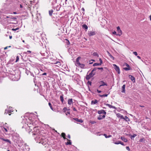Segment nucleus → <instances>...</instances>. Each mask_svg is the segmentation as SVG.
Masks as SVG:
<instances>
[{"label":"nucleus","mask_w":151,"mask_h":151,"mask_svg":"<svg viewBox=\"0 0 151 151\" xmlns=\"http://www.w3.org/2000/svg\"><path fill=\"white\" fill-rule=\"evenodd\" d=\"M1 19L4 20L5 21H6V18H8L7 20L8 22H10V23L15 24L17 22V18L16 17H12L11 16H4L3 17H0Z\"/></svg>","instance_id":"nucleus-1"},{"label":"nucleus","mask_w":151,"mask_h":151,"mask_svg":"<svg viewBox=\"0 0 151 151\" xmlns=\"http://www.w3.org/2000/svg\"><path fill=\"white\" fill-rule=\"evenodd\" d=\"M40 53L42 56L44 57L42 58L47 59L49 56V54L46 51L45 49L44 48H43L40 51Z\"/></svg>","instance_id":"nucleus-2"},{"label":"nucleus","mask_w":151,"mask_h":151,"mask_svg":"<svg viewBox=\"0 0 151 151\" xmlns=\"http://www.w3.org/2000/svg\"><path fill=\"white\" fill-rule=\"evenodd\" d=\"M80 57H78L76 60V63L75 64L77 66H79L82 68H84L85 65L83 64H81L79 62V60L81 59Z\"/></svg>","instance_id":"nucleus-3"},{"label":"nucleus","mask_w":151,"mask_h":151,"mask_svg":"<svg viewBox=\"0 0 151 151\" xmlns=\"http://www.w3.org/2000/svg\"><path fill=\"white\" fill-rule=\"evenodd\" d=\"M95 74V72H93V71H91V72L88 75H87L86 77V79L87 80H89L91 78L93 77Z\"/></svg>","instance_id":"nucleus-4"},{"label":"nucleus","mask_w":151,"mask_h":151,"mask_svg":"<svg viewBox=\"0 0 151 151\" xmlns=\"http://www.w3.org/2000/svg\"><path fill=\"white\" fill-rule=\"evenodd\" d=\"M13 109H12V107H9L8 109L5 110V114H8L9 115H10L11 112H13Z\"/></svg>","instance_id":"nucleus-5"},{"label":"nucleus","mask_w":151,"mask_h":151,"mask_svg":"<svg viewBox=\"0 0 151 151\" xmlns=\"http://www.w3.org/2000/svg\"><path fill=\"white\" fill-rule=\"evenodd\" d=\"M117 35L120 36L122 34V32L120 29L119 27L118 26L117 27Z\"/></svg>","instance_id":"nucleus-6"},{"label":"nucleus","mask_w":151,"mask_h":151,"mask_svg":"<svg viewBox=\"0 0 151 151\" xmlns=\"http://www.w3.org/2000/svg\"><path fill=\"white\" fill-rule=\"evenodd\" d=\"M113 66L114 67V68L116 71V72L119 74L120 73V70L119 67L116 64H113Z\"/></svg>","instance_id":"nucleus-7"},{"label":"nucleus","mask_w":151,"mask_h":151,"mask_svg":"<svg viewBox=\"0 0 151 151\" xmlns=\"http://www.w3.org/2000/svg\"><path fill=\"white\" fill-rule=\"evenodd\" d=\"M27 125L29 127H32V126H34L35 125V124L33 122V120H31L30 122H28Z\"/></svg>","instance_id":"nucleus-8"},{"label":"nucleus","mask_w":151,"mask_h":151,"mask_svg":"<svg viewBox=\"0 0 151 151\" xmlns=\"http://www.w3.org/2000/svg\"><path fill=\"white\" fill-rule=\"evenodd\" d=\"M125 65L127 67L124 68V69L126 70H129L131 69V68L129 64L127 63H125Z\"/></svg>","instance_id":"nucleus-9"},{"label":"nucleus","mask_w":151,"mask_h":151,"mask_svg":"<svg viewBox=\"0 0 151 151\" xmlns=\"http://www.w3.org/2000/svg\"><path fill=\"white\" fill-rule=\"evenodd\" d=\"M98 113L99 114H104V115H105L106 113V111H105L104 110H100L98 111Z\"/></svg>","instance_id":"nucleus-10"},{"label":"nucleus","mask_w":151,"mask_h":151,"mask_svg":"<svg viewBox=\"0 0 151 151\" xmlns=\"http://www.w3.org/2000/svg\"><path fill=\"white\" fill-rule=\"evenodd\" d=\"M50 63L52 64H57L56 66L58 67H59L61 65V63L60 62L56 61L55 62H50Z\"/></svg>","instance_id":"nucleus-11"},{"label":"nucleus","mask_w":151,"mask_h":151,"mask_svg":"<svg viewBox=\"0 0 151 151\" xmlns=\"http://www.w3.org/2000/svg\"><path fill=\"white\" fill-rule=\"evenodd\" d=\"M12 79L13 81H17L19 80V78H17L16 77L15 75H14L12 76Z\"/></svg>","instance_id":"nucleus-12"},{"label":"nucleus","mask_w":151,"mask_h":151,"mask_svg":"<svg viewBox=\"0 0 151 151\" xmlns=\"http://www.w3.org/2000/svg\"><path fill=\"white\" fill-rule=\"evenodd\" d=\"M88 34L90 36L94 35H95V33L94 31H89L88 32Z\"/></svg>","instance_id":"nucleus-13"},{"label":"nucleus","mask_w":151,"mask_h":151,"mask_svg":"<svg viewBox=\"0 0 151 151\" xmlns=\"http://www.w3.org/2000/svg\"><path fill=\"white\" fill-rule=\"evenodd\" d=\"M125 85L124 84L122 86V90L121 92L124 93H125Z\"/></svg>","instance_id":"nucleus-14"},{"label":"nucleus","mask_w":151,"mask_h":151,"mask_svg":"<svg viewBox=\"0 0 151 151\" xmlns=\"http://www.w3.org/2000/svg\"><path fill=\"white\" fill-rule=\"evenodd\" d=\"M116 116L118 118H119L121 119H124V116L121 115L120 113H117L116 114Z\"/></svg>","instance_id":"nucleus-15"},{"label":"nucleus","mask_w":151,"mask_h":151,"mask_svg":"<svg viewBox=\"0 0 151 151\" xmlns=\"http://www.w3.org/2000/svg\"><path fill=\"white\" fill-rule=\"evenodd\" d=\"M129 78L131 80L133 83L135 82V78L134 77L132 76L129 75Z\"/></svg>","instance_id":"nucleus-16"},{"label":"nucleus","mask_w":151,"mask_h":151,"mask_svg":"<svg viewBox=\"0 0 151 151\" xmlns=\"http://www.w3.org/2000/svg\"><path fill=\"white\" fill-rule=\"evenodd\" d=\"M100 83H101V84L99 86V87H100L101 86H107V84L104 83L103 81H102L100 82Z\"/></svg>","instance_id":"nucleus-17"},{"label":"nucleus","mask_w":151,"mask_h":151,"mask_svg":"<svg viewBox=\"0 0 151 151\" xmlns=\"http://www.w3.org/2000/svg\"><path fill=\"white\" fill-rule=\"evenodd\" d=\"M105 117V115L102 116L101 115H99L97 119L99 120H100L103 119Z\"/></svg>","instance_id":"nucleus-18"},{"label":"nucleus","mask_w":151,"mask_h":151,"mask_svg":"<svg viewBox=\"0 0 151 151\" xmlns=\"http://www.w3.org/2000/svg\"><path fill=\"white\" fill-rule=\"evenodd\" d=\"M106 106H108L110 108H113V109H116V108L115 106H112L109 104H106Z\"/></svg>","instance_id":"nucleus-19"},{"label":"nucleus","mask_w":151,"mask_h":151,"mask_svg":"<svg viewBox=\"0 0 151 151\" xmlns=\"http://www.w3.org/2000/svg\"><path fill=\"white\" fill-rule=\"evenodd\" d=\"M68 104L69 105H70L73 104V99H69L68 100Z\"/></svg>","instance_id":"nucleus-20"},{"label":"nucleus","mask_w":151,"mask_h":151,"mask_svg":"<svg viewBox=\"0 0 151 151\" xmlns=\"http://www.w3.org/2000/svg\"><path fill=\"white\" fill-rule=\"evenodd\" d=\"M1 139L4 141H5L6 142H8L10 144H11V141L8 139H5L3 138H1Z\"/></svg>","instance_id":"nucleus-21"},{"label":"nucleus","mask_w":151,"mask_h":151,"mask_svg":"<svg viewBox=\"0 0 151 151\" xmlns=\"http://www.w3.org/2000/svg\"><path fill=\"white\" fill-rule=\"evenodd\" d=\"M73 119L76 120L77 122H78L81 123H82L83 121L81 119H79L77 118H73Z\"/></svg>","instance_id":"nucleus-22"},{"label":"nucleus","mask_w":151,"mask_h":151,"mask_svg":"<svg viewBox=\"0 0 151 151\" xmlns=\"http://www.w3.org/2000/svg\"><path fill=\"white\" fill-rule=\"evenodd\" d=\"M121 139L124 142H127V139L124 137H121Z\"/></svg>","instance_id":"nucleus-23"},{"label":"nucleus","mask_w":151,"mask_h":151,"mask_svg":"<svg viewBox=\"0 0 151 151\" xmlns=\"http://www.w3.org/2000/svg\"><path fill=\"white\" fill-rule=\"evenodd\" d=\"M123 119L125 120L126 122L129 121H130L129 119L127 116H125V117H124V119Z\"/></svg>","instance_id":"nucleus-24"},{"label":"nucleus","mask_w":151,"mask_h":151,"mask_svg":"<svg viewBox=\"0 0 151 151\" xmlns=\"http://www.w3.org/2000/svg\"><path fill=\"white\" fill-rule=\"evenodd\" d=\"M97 102H98V101L96 99H95L93 100L91 102V104H96L97 103Z\"/></svg>","instance_id":"nucleus-25"},{"label":"nucleus","mask_w":151,"mask_h":151,"mask_svg":"<svg viewBox=\"0 0 151 151\" xmlns=\"http://www.w3.org/2000/svg\"><path fill=\"white\" fill-rule=\"evenodd\" d=\"M82 27L84 29L86 30H87L88 29V26L86 25L85 24L83 25L82 26Z\"/></svg>","instance_id":"nucleus-26"},{"label":"nucleus","mask_w":151,"mask_h":151,"mask_svg":"<svg viewBox=\"0 0 151 151\" xmlns=\"http://www.w3.org/2000/svg\"><path fill=\"white\" fill-rule=\"evenodd\" d=\"M107 52L109 56L111 58H112L113 60H114V57L112 56V55L110 54V53L108 51H107Z\"/></svg>","instance_id":"nucleus-27"},{"label":"nucleus","mask_w":151,"mask_h":151,"mask_svg":"<svg viewBox=\"0 0 151 151\" xmlns=\"http://www.w3.org/2000/svg\"><path fill=\"white\" fill-rule=\"evenodd\" d=\"M104 136L106 138H109V137H111V135H109L108 136H107V135L106 134H103Z\"/></svg>","instance_id":"nucleus-28"},{"label":"nucleus","mask_w":151,"mask_h":151,"mask_svg":"<svg viewBox=\"0 0 151 151\" xmlns=\"http://www.w3.org/2000/svg\"><path fill=\"white\" fill-rule=\"evenodd\" d=\"M53 12V11L52 10H51L49 11V14L50 16H52Z\"/></svg>","instance_id":"nucleus-29"},{"label":"nucleus","mask_w":151,"mask_h":151,"mask_svg":"<svg viewBox=\"0 0 151 151\" xmlns=\"http://www.w3.org/2000/svg\"><path fill=\"white\" fill-rule=\"evenodd\" d=\"M57 0H53L51 4L52 5H54L57 3Z\"/></svg>","instance_id":"nucleus-30"},{"label":"nucleus","mask_w":151,"mask_h":151,"mask_svg":"<svg viewBox=\"0 0 151 151\" xmlns=\"http://www.w3.org/2000/svg\"><path fill=\"white\" fill-rule=\"evenodd\" d=\"M67 139L69 141V142H66L65 144L67 145H71V142H70V140H68V139Z\"/></svg>","instance_id":"nucleus-31"},{"label":"nucleus","mask_w":151,"mask_h":151,"mask_svg":"<svg viewBox=\"0 0 151 151\" xmlns=\"http://www.w3.org/2000/svg\"><path fill=\"white\" fill-rule=\"evenodd\" d=\"M93 55L95 56H96L97 57H99V54L96 52H94L93 53Z\"/></svg>","instance_id":"nucleus-32"},{"label":"nucleus","mask_w":151,"mask_h":151,"mask_svg":"<svg viewBox=\"0 0 151 151\" xmlns=\"http://www.w3.org/2000/svg\"><path fill=\"white\" fill-rule=\"evenodd\" d=\"M61 136L64 139H66V138L65 137V134L64 133H62L61 134Z\"/></svg>","instance_id":"nucleus-33"},{"label":"nucleus","mask_w":151,"mask_h":151,"mask_svg":"<svg viewBox=\"0 0 151 151\" xmlns=\"http://www.w3.org/2000/svg\"><path fill=\"white\" fill-rule=\"evenodd\" d=\"M136 136H137V134H134L133 135H131L130 138L131 139H133L134 137H135Z\"/></svg>","instance_id":"nucleus-34"},{"label":"nucleus","mask_w":151,"mask_h":151,"mask_svg":"<svg viewBox=\"0 0 151 151\" xmlns=\"http://www.w3.org/2000/svg\"><path fill=\"white\" fill-rule=\"evenodd\" d=\"M60 100L62 102V103H63L64 101V99L63 98V96H60Z\"/></svg>","instance_id":"nucleus-35"},{"label":"nucleus","mask_w":151,"mask_h":151,"mask_svg":"<svg viewBox=\"0 0 151 151\" xmlns=\"http://www.w3.org/2000/svg\"><path fill=\"white\" fill-rule=\"evenodd\" d=\"M108 95V94H104L103 95H99V96L101 97H107Z\"/></svg>","instance_id":"nucleus-36"},{"label":"nucleus","mask_w":151,"mask_h":151,"mask_svg":"<svg viewBox=\"0 0 151 151\" xmlns=\"http://www.w3.org/2000/svg\"><path fill=\"white\" fill-rule=\"evenodd\" d=\"M101 65L99 63H94L93 65L94 66H98V65Z\"/></svg>","instance_id":"nucleus-37"},{"label":"nucleus","mask_w":151,"mask_h":151,"mask_svg":"<svg viewBox=\"0 0 151 151\" xmlns=\"http://www.w3.org/2000/svg\"><path fill=\"white\" fill-rule=\"evenodd\" d=\"M50 60L51 61H49V62L50 63V62H55L56 61L55 60H54L52 58L51 59L50 58Z\"/></svg>","instance_id":"nucleus-38"},{"label":"nucleus","mask_w":151,"mask_h":151,"mask_svg":"<svg viewBox=\"0 0 151 151\" xmlns=\"http://www.w3.org/2000/svg\"><path fill=\"white\" fill-rule=\"evenodd\" d=\"M13 0H6L7 4H10L11 3H10V2H11Z\"/></svg>","instance_id":"nucleus-39"},{"label":"nucleus","mask_w":151,"mask_h":151,"mask_svg":"<svg viewBox=\"0 0 151 151\" xmlns=\"http://www.w3.org/2000/svg\"><path fill=\"white\" fill-rule=\"evenodd\" d=\"M48 104H49V106L50 107V109L52 110H53V108H52V107L51 104L49 102L48 103Z\"/></svg>","instance_id":"nucleus-40"},{"label":"nucleus","mask_w":151,"mask_h":151,"mask_svg":"<svg viewBox=\"0 0 151 151\" xmlns=\"http://www.w3.org/2000/svg\"><path fill=\"white\" fill-rule=\"evenodd\" d=\"M115 144L118 145L120 143V141H119L117 142H114Z\"/></svg>","instance_id":"nucleus-41"},{"label":"nucleus","mask_w":151,"mask_h":151,"mask_svg":"<svg viewBox=\"0 0 151 151\" xmlns=\"http://www.w3.org/2000/svg\"><path fill=\"white\" fill-rule=\"evenodd\" d=\"M67 110V108L66 107H64L63 109V111L65 112H66V111Z\"/></svg>","instance_id":"nucleus-42"},{"label":"nucleus","mask_w":151,"mask_h":151,"mask_svg":"<svg viewBox=\"0 0 151 151\" xmlns=\"http://www.w3.org/2000/svg\"><path fill=\"white\" fill-rule=\"evenodd\" d=\"M19 60V57L18 56H17L16 58V62H17Z\"/></svg>","instance_id":"nucleus-43"},{"label":"nucleus","mask_w":151,"mask_h":151,"mask_svg":"<svg viewBox=\"0 0 151 151\" xmlns=\"http://www.w3.org/2000/svg\"><path fill=\"white\" fill-rule=\"evenodd\" d=\"M99 61L100 63H99L100 64H101H101L103 62L102 61L101 58L99 59Z\"/></svg>","instance_id":"nucleus-44"},{"label":"nucleus","mask_w":151,"mask_h":151,"mask_svg":"<svg viewBox=\"0 0 151 151\" xmlns=\"http://www.w3.org/2000/svg\"><path fill=\"white\" fill-rule=\"evenodd\" d=\"M112 34H113L117 35V34L116 33V32L115 31H114L113 32Z\"/></svg>","instance_id":"nucleus-45"},{"label":"nucleus","mask_w":151,"mask_h":151,"mask_svg":"<svg viewBox=\"0 0 151 151\" xmlns=\"http://www.w3.org/2000/svg\"><path fill=\"white\" fill-rule=\"evenodd\" d=\"M133 53L135 56H137V53L136 52H133Z\"/></svg>","instance_id":"nucleus-46"},{"label":"nucleus","mask_w":151,"mask_h":151,"mask_svg":"<svg viewBox=\"0 0 151 151\" xmlns=\"http://www.w3.org/2000/svg\"><path fill=\"white\" fill-rule=\"evenodd\" d=\"M19 29V28H16V29H12V30H13V31H16L18 29Z\"/></svg>","instance_id":"nucleus-47"},{"label":"nucleus","mask_w":151,"mask_h":151,"mask_svg":"<svg viewBox=\"0 0 151 151\" xmlns=\"http://www.w3.org/2000/svg\"><path fill=\"white\" fill-rule=\"evenodd\" d=\"M40 138V137L37 136L36 137V138H35V140L36 141H37L38 139Z\"/></svg>","instance_id":"nucleus-48"},{"label":"nucleus","mask_w":151,"mask_h":151,"mask_svg":"<svg viewBox=\"0 0 151 151\" xmlns=\"http://www.w3.org/2000/svg\"><path fill=\"white\" fill-rule=\"evenodd\" d=\"M126 149L127 150H128V151L130 150V149L129 147H126Z\"/></svg>","instance_id":"nucleus-49"},{"label":"nucleus","mask_w":151,"mask_h":151,"mask_svg":"<svg viewBox=\"0 0 151 151\" xmlns=\"http://www.w3.org/2000/svg\"><path fill=\"white\" fill-rule=\"evenodd\" d=\"M47 75V73H43V74H42V76H45Z\"/></svg>","instance_id":"nucleus-50"},{"label":"nucleus","mask_w":151,"mask_h":151,"mask_svg":"<svg viewBox=\"0 0 151 151\" xmlns=\"http://www.w3.org/2000/svg\"><path fill=\"white\" fill-rule=\"evenodd\" d=\"M97 68H94L92 70V71H93V72H94V71H95L96 70Z\"/></svg>","instance_id":"nucleus-51"},{"label":"nucleus","mask_w":151,"mask_h":151,"mask_svg":"<svg viewBox=\"0 0 151 151\" xmlns=\"http://www.w3.org/2000/svg\"><path fill=\"white\" fill-rule=\"evenodd\" d=\"M97 69L99 70H103V69L102 68H97Z\"/></svg>","instance_id":"nucleus-52"},{"label":"nucleus","mask_w":151,"mask_h":151,"mask_svg":"<svg viewBox=\"0 0 151 151\" xmlns=\"http://www.w3.org/2000/svg\"><path fill=\"white\" fill-rule=\"evenodd\" d=\"M20 7V8H23V5L21 4H19Z\"/></svg>","instance_id":"nucleus-53"},{"label":"nucleus","mask_w":151,"mask_h":151,"mask_svg":"<svg viewBox=\"0 0 151 151\" xmlns=\"http://www.w3.org/2000/svg\"><path fill=\"white\" fill-rule=\"evenodd\" d=\"M4 129L5 131L6 132H7V129L5 128V127H4Z\"/></svg>","instance_id":"nucleus-54"},{"label":"nucleus","mask_w":151,"mask_h":151,"mask_svg":"<svg viewBox=\"0 0 151 151\" xmlns=\"http://www.w3.org/2000/svg\"><path fill=\"white\" fill-rule=\"evenodd\" d=\"M91 123L92 124H95V123H96V122H95V121H92L91 122Z\"/></svg>","instance_id":"nucleus-55"},{"label":"nucleus","mask_w":151,"mask_h":151,"mask_svg":"<svg viewBox=\"0 0 151 151\" xmlns=\"http://www.w3.org/2000/svg\"><path fill=\"white\" fill-rule=\"evenodd\" d=\"M97 91L98 92V93H100L101 92V91H99L98 90H97Z\"/></svg>","instance_id":"nucleus-56"},{"label":"nucleus","mask_w":151,"mask_h":151,"mask_svg":"<svg viewBox=\"0 0 151 151\" xmlns=\"http://www.w3.org/2000/svg\"><path fill=\"white\" fill-rule=\"evenodd\" d=\"M70 114V112L69 111H68L66 113V115H67L68 114Z\"/></svg>","instance_id":"nucleus-57"},{"label":"nucleus","mask_w":151,"mask_h":151,"mask_svg":"<svg viewBox=\"0 0 151 151\" xmlns=\"http://www.w3.org/2000/svg\"><path fill=\"white\" fill-rule=\"evenodd\" d=\"M11 46H9V47H6L4 48V50H6L7 49L8 47H10Z\"/></svg>","instance_id":"nucleus-58"},{"label":"nucleus","mask_w":151,"mask_h":151,"mask_svg":"<svg viewBox=\"0 0 151 151\" xmlns=\"http://www.w3.org/2000/svg\"><path fill=\"white\" fill-rule=\"evenodd\" d=\"M119 144H120L121 145H124V143H123L122 142H120V143Z\"/></svg>","instance_id":"nucleus-59"},{"label":"nucleus","mask_w":151,"mask_h":151,"mask_svg":"<svg viewBox=\"0 0 151 151\" xmlns=\"http://www.w3.org/2000/svg\"><path fill=\"white\" fill-rule=\"evenodd\" d=\"M73 111H77V110L75 107H74L73 108Z\"/></svg>","instance_id":"nucleus-60"},{"label":"nucleus","mask_w":151,"mask_h":151,"mask_svg":"<svg viewBox=\"0 0 151 151\" xmlns=\"http://www.w3.org/2000/svg\"><path fill=\"white\" fill-rule=\"evenodd\" d=\"M68 138L70 139V134H68Z\"/></svg>","instance_id":"nucleus-61"},{"label":"nucleus","mask_w":151,"mask_h":151,"mask_svg":"<svg viewBox=\"0 0 151 151\" xmlns=\"http://www.w3.org/2000/svg\"><path fill=\"white\" fill-rule=\"evenodd\" d=\"M29 73V71H26V73L27 75H28Z\"/></svg>","instance_id":"nucleus-62"},{"label":"nucleus","mask_w":151,"mask_h":151,"mask_svg":"<svg viewBox=\"0 0 151 151\" xmlns=\"http://www.w3.org/2000/svg\"><path fill=\"white\" fill-rule=\"evenodd\" d=\"M12 14H17V13L16 12H14Z\"/></svg>","instance_id":"nucleus-63"},{"label":"nucleus","mask_w":151,"mask_h":151,"mask_svg":"<svg viewBox=\"0 0 151 151\" xmlns=\"http://www.w3.org/2000/svg\"><path fill=\"white\" fill-rule=\"evenodd\" d=\"M88 83L90 85H91V82L88 81Z\"/></svg>","instance_id":"nucleus-64"}]
</instances>
